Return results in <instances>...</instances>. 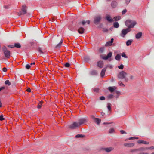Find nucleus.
Listing matches in <instances>:
<instances>
[{
	"label": "nucleus",
	"mask_w": 154,
	"mask_h": 154,
	"mask_svg": "<svg viewBox=\"0 0 154 154\" xmlns=\"http://www.w3.org/2000/svg\"><path fill=\"white\" fill-rule=\"evenodd\" d=\"M8 46L11 48H13L14 47V45H8Z\"/></svg>",
	"instance_id": "obj_43"
},
{
	"label": "nucleus",
	"mask_w": 154,
	"mask_h": 154,
	"mask_svg": "<svg viewBox=\"0 0 154 154\" xmlns=\"http://www.w3.org/2000/svg\"><path fill=\"white\" fill-rule=\"evenodd\" d=\"M107 31H108V30L106 29H103V31L104 32H106Z\"/></svg>",
	"instance_id": "obj_55"
},
{
	"label": "nucleus",
	"mask_w": 154,
	"mask_h": 154,
	"mask_svg": "<svg viewBox=\"0 0 154 154\" xmlns=\"http://www.w3.org/2000/svg\"><path fill=\"white\" fill-rule=\"evenodd\" d=\"M42 103V101H40L39 102V104H38V109H40L41 108Z\"/></svg>",
	"instance_id": "obj_29"
},
{
	"label": "nucleus",
	"mask_w": 154,
	"mask_h": 154,
	"mask_svg": "<svg viewBox=\"0 0 154 154\" xmlns=\"http://www.w3.org/2000/svg\"><path fill=\"white\" fill-rule=\"evenodd\" d=\"M86 22V23H87L88 24H89L90 23V21L89 20H88L87 21H85Z\"/></svg>",
	"instance_id": "obj_53"
},
{
	"label": "nucleus",
	"mask_w": 154,
	"mask_h": 154,
	"mask_svg": "<svg viewBox=\"0 0 154 154\" xmlns=\"http://www.w3.org/2000/svg\"><path fill=\"white\" fill-rule=\"evenodd\" d=\"M104 51V48L102 47L100 49V51L101 53H103Z\"/></svg>",
	"instance_id": "obj_36"
},
{
	"label": "nucleus",
	"mask_w": 154,
	"mask_h": 154,
	"mask_svg": "<svg viewBox=\"0 0 154 154\" xmlns=\"http://www.w3.org/2000/svg\"><path fill=\"white\" fill-rule=\"evenodd\" d=\"M113 95L112 94H110L108 96V97L109 99H111L113 97Z\"/></svg>",
	"instance_id": "obj_41"
},
{
	"label": "nucleus",
	"mask_w": 154,
	"mask_h": 154,
	"mask_svg": "<svg viewBox=\"0 0 154 154\" xmlns=\"http://www.w3.org/2000/svg\"><path fill=\"white\" fill-rule=\"evenodd\" d=\"M121 134H126V133L123 130H121L120 131Z\"/></svg>",
	"instance_id": "obj_44"
},
{
	"label": "nucleus",
	"mask_w": 154,
	"mask_h": 154,
	"mask_svg": "<svg viewBox=\"0 0 154 154\" xmlns=\"http://www.w3.org/2000/svg\"><path fill=\"white\" fill-rule=\"evenodd\" d=\"M132 42V40H128L126 43V45L127 46H129L130 45Z\"/></svg>",
	"instance_id": "obj_23"
},
{
	"label": "nucleus",
	"mask_w": 154,
	"mask_h": 154,
	"mask_svg": "<svg viewBox=\"0 0 154 154\" xmlns=\"http://www.w3.org/2000/svg\"><path fill=\"white\" fill-rule=\"evenodd\" d=\"M100 100H103L105 99V98L104 96H101L100 97Z\"/></svg>",
	"instance_id": "obj_38"
},
{
	"label": "nucleus",
	"mask_w": 154,
	"mask_h": 154,
	"mask_svg": "<svg viewBox=\"0 0 154 154\" xmlns=\"http://www.w3.org/2000/svg\"><path fill=\"white\" fill-rule=\"evenodd\" d=\"M66 67H69L70 66V65L69 63H66L64 65Z\"/></svg>",
	"instance_id": "obj_34"
},
{
	"label": "nucleus",
	"mask_w": 154,
	"mask_h": 154,
	"mask_svg": "<svg viewBox=\"0 0 154 154\" xmlns=\"http://www.w3.org/2000/svg\"><path fill=\"white\" fill-rule=\"evenodd\" d=\"M85 31V29L82 27H80L78 28V31L79 34H83Z\"/></svg>",
	"instance_id": "obj_11"
},
{
	"label": "nucleus",
	"mask_w": 154,
	"mask_h": 154,
	"mask_svg": "<svg viewBox=\"0 0 154 154\" xmlns=\"http://www.w3.org/2000/svg\"><path fill=\"white\" fill-rule=\"evenodd\" d=\"M124 67L123 65L122 64L120 66H118V68L120 69H122Z\"/></svg>",
	"instance_id": "obj_37"
},
{
	"label": "nucleus",
	"mask_w": 154,
	"mask_h": 154,
	"mask_svg": "<svg viewBox=\"0 0 154 154\" xmlns=\"http://www.w3.org/2000/svg\"><path fill=\"white\" fill-rule=\"evenodd\" d=\"M3 71L4 72H6L7 71V69L5 67H4L2 69Z\"/></svg>",
	"instance_id": "obj_46"
},
{
	"label": "nucleus",
	"mask_w": 154,
	"mask_h": 154,
	"mask_svg": "<svg viewBox=\"0 0 154 154\" xmlns=\"http://www.w3.org/2000/svg\"><path fill=\"white\" fill-rule=\"evenodd\" d=\"M27 8L25 5H23L21 8V11L18 13V15L20 16L22 15H24L27 13Z\"/></svg>",
	"instance_id": "obj_5"
},
{
	"label": "nucleus",
	"mask_w": 154,
	"mask_h": 154,
	"mask_svg": "<svg viewBox=\"0 0 154 154\" xmlns=\"http://www.w3.org/2000/svg\"><path fill=\"white\" fill-rule=\"evenodd\" d=\"M116 89V87L115 86L109 87L108 88V90L111 92H113Z\"/></svg>",
	"instance_id": "obj_17"
},
{
	"label": "nucleus",
	"mask_w": 154,
	"mask_h": 154,
	"mask_svg": "<svg viewBox=\"0 0 154 154\" xmlns=\"http://www.w3.org/2000/svg\"><path fill=\"white\" fill-rule=\"evenodd\" d=\"M31 67V66L29 64H26L25 66V68L27 69H29Z\"/></svg>",
	"instance_id": "obj_32"
},
{
	"label": "nucleus",
	"mask_w": 154,
	"mask_h": 154,
	"mask_svg": "<svg viewBox=\"0 0 154 154\" xmlns=\"http://www.w3.org/2000/svg\"><path fill=\"white\" fill-rule=\"evenodd\" d=\"M126 12H127V10L126 9H125L123 10L122 12V14H125L126 13Z\"/></svg>",
	"instance_id": "obj_39"
},
{
	"label": "nucleus",
	"mask_w": 154,
	"mask_h": 154,
	"mask_svg": "<svg viewBox=\"0 0 154 154\" xmlns=\"http://www.w3.org/2000/svg\"><path fill=\"white\" fill-rule=\"evenodd\" d=\"M103 62L102 61H99L97 63V66L100 68H102L103 66Z\"/></svg>",
	"instance_id": "obj_15"
},
{
	"label": "nucleus",
	"mask_w": 154,
	"mask_h": 154,
	"mask_svg": "<svg viewBox=\"0 0 154 154\" xmlns=\"http://www.w3.org/2000/svg\"><path fill=\"white\" fill-rule=\"evenodd\" d=\"M94 120L95 122L98 125H99L100 123L101 122V120L98 118H94Z\"/></svg>",
	"instance_id": "obj_21"
},
{
	"label": "nucleus",
	"mask_w": 154,
	"mask_h": 154,
	"mask_svg": "<svg viewBox=\"0 0 154 154\" xmlns=\"http://www.w3.org/2000/svg\"><path fill=\"white\" fill-rule=\"evenodd\" d=\"M121 56L125 58H127L128 57L125 54V52H123L121 54Z\"/></svg>",
	"instance_id": "obj_30"
},
{
	"label": "nucleus",
	"mask_w": 154,
	"mask_h": 154,
	"mask_svg": "<svg viewBox=\"0 0 154 154\" xmlns=\"http://www.w3.org/2000/svg\"><path fill=\"white\" fill-rule=\"evenodd\" d=\"M137 143L139 144L143 143L145 144H149V142H146L143 140H139L138 141Z\"/></svg>",
	"instance_id": "obj_13"
},
{
	"label": "nucleus",
	"mask_w": 154,
	"mask_h": 154,
	"mask_svg": "<svg viewBox=\"0 0 154 154\" xmlns=\"http://www.w3.org/2000/svg\"><path fill=\"white\" fill-rule=\"evenodd\" d=\"M138 139V138L137 137H134V139Z\"/></svg>",
	"instance_id": "obj_60"
},
{
	"label": "nucleus",
	"mask_w": 154,
	"mask_h": 154,
	"mask_svg": "<svg viewBox=\"0 0 154 154\" xmlns=\"http://www.w3.org/2000/svg\"><path fill=\"white\" fill-rule=\"evenodd\" d=\"M121 56L119 54H118L116 55L115 57V59L117 60H120Z\"/></svg>",
	"instance_id": "obj_27"
},
{
	"label": "nucleus",
	"mask_w": 154,
	"mask_h": 154,
	"mask_svg": "<svg viewBox=\"0 0 154 154\" xmlns=\"http://www.w3.org/2000/svg\"><path fill=\"white\" fill-rule=\"evenodd\" d=\"M114 149L112 147L106 148L104 149V150L107 152H109Z\"/></svg>",
	"instance_id": "obj_14"
},
{
	"label": "nucleus",
	"mask_w": 154,
	"mask_h": 154,
	"mask_svg": "<svg viewBox=\"0 0 154 154\" xmlns=\"http://www.w3.org/2000/svg\"><path fill=\"white\" fill-rule=\"evenodd\" d=\"M14 47L17 48H20L21 47L20 44L19 43H15L14 44Z\"/></svg>",
	"instance_id": "obj_22"
},
{
	"label": "nucleus",
	"mask_w": 154,
	"mask_h": 154,
	"mask_svg": "<svg viewBox=\"0 0 154 154\" xmlns=\"http://www.w3.org/2000/svg\"><path fill=\"white\" fill-rule=\"evenodd\" d=\"M38 51L41 54H43L44 53V51H42V48H39L37 49Z\"/></svg>",
	"instance_id": "obj_25"
},
{
	"label": "nucleus",
	"mask_w": 154,
	"mask_h": 154,
	"mask_svg": "<svg viewBox=\"0 0 154 154\" xmlns=\"http://www.w3.org/2000/svg\"><path fill=\"white\" fill-rule=\"evenodd\" d=\"M114 131V129L113 128H112L109 130V132L110 133H113Z\"/></svg>",
	"instance_id": "obj_33"
},
{
	"label": "nucleus",
	"mask_w": 154,
	"mask_h": 154,
	"mask_svg": "<svg viewBox=\"0 0 154 154\" xmlns=\"http://www.w3.org/2000/svg\"><path fill=\"white\" fill-rule=\"evenodd\" d=\"M113 26L115 28H118L119 26V25L118 22H115L113 23Z\"/></svg>",
	"instance_id": "obj_24"
},
{
	"label": "nucleus",
	"mask_w": 154,
	"mask_h": 154,
	"mask_svg": "<svg viewBox=\"0 0 154 154\" xmlns=\"http://www.w3.org/2000/svg\"><path fill=\"white\" fill-rule=\"evenodd\" d=\"M62 40H61L60 42L56 46V48H59L61 46V45L62 44Z\"/></svg>",
	"instance_id": "obj_26"
},
{
	"label": "nucleus",
	"mask_w": 154,
	"mask_h": 154,
	"mask_svg": "<svg viewBox=\"0 0 154 154\" xmlns=\"http://www.w3.org/2000/svg\"><path fill=\"white\" fill-rule=\"evenodd\" d=\"M101 17L100 16H99L95 18L94 22L95 24H98L99 22L101 20Z\"/></svg>",
	"instance_id": "obj_9"
},
{
	"label": "nucleus",
	"mask_w": 154,
	"mask_h": 154,
	"mask_svg": "<svg viewBox=\"0 0 154 154\" xmlns=\"http://www.w3.org/2000/svg\"><path fill=\"white\" fill-rule=\"evenodd\" d=\"M106 19L109 22H112L113 21V19H112L110 16L109 15H107L106 16Z\"/></svg>",
	"instance_id": "obj_16"
},
{
	"label": "nucleus",
	"mask_w": 154,
	"mask_h": 154,
	"mask_svg": "<svg viewBox=\"0 0 154 154\" xmlns=\"http://www.w3.org/2000/svg\"><path fill=\"white\" fill-rule=\"evenodd\" d=\"M119 85L120 86H122L123 87L125 86L124 84L122 82H121L119 83Z\"/></svg>",
	"instance_id": "obj_48"
},
{
	"label": "nucleus",
	"mask_w": 154,
	"mask_h": 154,
	"mask_svg": "<svg viewBox=\"0 0 154 154\" xmlns=\"http://www.w3.org/2000/svg\"><path fill=\"white\" fill-rule=\"evenodd\" d=\"M134 137H130L129 138V140H133L134 139Z\"/></svg>",
	"instance_id": "obj_51"
},
{
	"label": "nucleus",
	"mask_w": 154,
	"mask_h": 154,
	"mask_svg": "<svg viewBox=\"0 0 154 154\" xmlns=\"http://www.w3.org/2000/svg\"><path fill=\"white\" fill-rule=\"evenodd\" d=\"M5 88V87L3 86L0 88V91Z\"/></svg>",
	"instance_id": "obj_47"
},
{
	"label": "nucleus",
	"mask_w": 154,
	"mask_h": 154,
	"mask_svg": "<svg viewBox=\"0 0 154 154\" xmlns=\"http://www.w3.org/2000/svg\"><path fill=\"white\" fill-rule=\"evenodd\" d=\"M111 104L110 103H108L107 104V108L108 109V110L109 111H110L111 110Z\"/></svg>",
	"instance_id": "obj_31"
},
{
	"label": "nucleus",
	"mask_w": 154,
	"mask_h": 154,
	"mask_svg": "<svg viewBox=\"0 0 154 154\" xmlns=\"http://www.w3.org/2000/svg\"><path fill=\"white\" fill-rule=\"evenodd\" d=\"M117 2L115 1H112L111 3V6L113 8H116L117 6Z\"/></svg>",
	"instance_id": "obj_19"
},
{
	"label": "nucleus",
	"mask_w": 154,
	"mask_h": 154,
	"mask_svg": "<svg viewBox=\"0 0 154 154\" xmlns=\"http://www.w3.org/2000/svg\"><path fill=\"white\" fill-rule=\"evenodd\" d=\"M130 78L131 79H133V76L132 75H131L130 76Z\"/></svg>",
	"instance_id": "obj_54"
},
{
	"label": "nucleus",
	"mask_w": 154,
	"mask_h": 154,
	"mask_svg": "<svg viewBox=\"0 0 154 154\" xmlns=\"http://www.w3.org/2000/svg\"><path fill=\"white\" fill-rule=\"evenodd\" d=\"M112 52H109V53L107 56H103L102 55H101V57L102 59L105 60H106L107 59H108L109 58L111 57H112Z\"/></svg>",
	"instance_id": "obj_8"
},
{
	"label": "nucleus",
	"mask_w": 154,
	"mask_h": 154,
	"mask_svg": "<svg viewBox=\"0 0 154 154\" xmlns=\"http://www.w3.org/2000/svg\"><path fill=\"white\" fill-rule=\"evenodd\" d=\"M125 23L126 25L128 27V28L130 29L134 27L136 23L134 21L128 20L126 21Z\"/></svg>",
	"instance_id": "obj_3"
},
{
	"label": "nucleus",
	"mask_w": 154,
	"mask_h": 154,
	"mask_svg": "<svg viewBox=\"0 0 154 154\" xmlns=\"http://www.w3.org/2000/svg\"><path fill=\"white\" fill-rule=\"evenodd\" d=\"M5 85H8V86H9L11 85V83L8 80L5 81Z\"/></svg>",
	"instance_id": "obj_28"
},
{
	"label": "nucleus",
	"mask_w": 154,
	"mask_h": 154,
	"mask_svg": "<svg viewBox=\"0 0 154 154\" xmlns=\"http://www.w3.org/2000/svg\"><path fill=\"white\" fill-rule=\"evenodd\" d=\"M75 137H76V138H79V137H83V136L82 135H80V134H77V135H76L75 136Z\"/></svg>",
	"instance_id": "obj_40"
},
{
	"label": "nucleus",
	"mask_w": 154,
	"mask_h": 154,
	"mask_svg": "<svg viewBox=\"0 0 154 154\" xmlns=\"http://www.w3.org/2000/svg\"><path fill=\"white\" fill-rule=\"evenodd\" d=\"M27 91L28 92H31V89L30 88H28L27 89Z\"/></svg>",
	"instance_id": "obj_52"
},
{
	"label": "nucleus",
	"mask_w": 154,
	"mask_h": 154,
	"mask_svg": "<svg viewBox=\"0 0 154 154\" xmlns=\"http://www.w3.org/2000/svg\"><path fill=\"white\" fill-rule=\"evenodd\" d=\"M154 149V146H150L148 147H140L136 149L138 151L142 152L145 151L146 150H152Z\"/></svg>",
	"instance_id": "obj_6"
},
{
	"label": "nucleus",
	"mask_w": 154,
	"mask_h": 154,
	"mask_svg": "<svg viewBox=\"0 0 154 154\" xmlns=\"http://www.w3.org/2000/svg\"><path fill=\"white\" fill-rule=\"evenodd\" d=\"M86 23V22L85 21H83L82 22H79V24L82 23V25H84Z\"/></svg>",
	"instance_id": "obj_35"
},
{
	"label": "nucleus",
	"mask_w": 154,
	"mask_h": 154,
	"mask_svg": "<svg viewBox=\"0 0 154 154\" xmlns=\"http://www.w3.org/2000/svg\"><path fill=\"white\" fill-rule=\"evenodd\" d=\"M127 75H128L126 72L122 71L119 73L118 77L121 79H124L125 82H127L128 80V78L127 77Z\"/></svg>",
	"instance_id": "obj_2"
},
{
	"label": "nucleus",
	"mask_w": 154,
	"mask_h": 154,
	"mask_svg": "<svg viewBox=\"0 0 154 154\" xmlns=\"http://www.w3.org/2000/svg\"><path fill=\"white\" fill-rule=\"evenodd\" d=\"M4 119V118H3V116L2 115H1L0 116V120L2 121Z\"/></svg>",
	"instance_id": "obj_42"
},
{
	"label": "nucleus",
	"mask_w": 154,
	"mask_h": 154,
	"mask_svg": "<svg viewBox=\"0 0 154 154\" xmlns=\"http://www.w3.org/2000/svg\"><path fill=\"white\" fill-rule=\"evenodd\" d=\"M2 49L5 57L7 58H9L10 56V51L7 49V48L5 46H4Z\"/></svg>",
	"instance_id": "obj_4"
},
{
	"label": "nucleus",
	"mask_w": 154,
	"mask_h": 154,
	"mask_svg": "<svg viewBox=\"0 0 154 154\" xmlns=\"http://www.w3.org/2000/svg\"><path fill=\"white\" fill-rule=\"evenodd\" d=\"M106 70V68H104L102 69L101 72V76L102 77H103L105 75V72Z\"/></svg>",
	"instance_id": "obj_20"
},
{
	"label": "nucleus",
	"mask_w": 154,
	"mask_h": 154,
	"mask_svg": "<svg viewBox=\"0 0 154 154\" xmlns=\"http://www.w3.org/2000/svg\"><path fill=\"white\" fill-rule=\"evenodd\" d=\"M134 145V144L133 143H124V146L125 147H133Z\"/></svg>",
	"instance_id": "obj_12"
},
{
	"label": "nucleus",
	"mask_w": 154,
	"mask_h": 154,
	"mask_svg": "<svg viewBox=\"0 0 154 154\" xmlns=\"http://www.w3.org/2000/svg\"><path fill=\"white\" fill-rule=\"evenodd\" d=\"M94 72L95 73H97V72L96 71H94Z\"/></svg>",
	"instance_id": "obj_62"
},
{
	"label": "nucleus",
	"mask_w": 154,
	"mask_h": 154,
	"mask_svg": "<svg viewBox=\"0 0 154 154\" xmlns=\"http://www.w3.org/2000/svg\"><path fill=\"white\" fill-rule=\"evenodd\" d=\"M35 64V62H33L32 63H31L30 65H34V64Z\"/></svg>",
	"instance_id": "obj_59"
},
{
	"label": "nucleus",
	"mask_w": 154,
	"mask_h": 154,
	"mask_svg": "<svg viewBox=\"0 0 154 154\" xmlns=\"http://www.w3.org/2000/svg\"><path fill=\"white\" fill-rule=\"evenodd\" d=\"M137 149H134V150H131V152H134V151H137V150H136Z\"/></svg>",
	"instance_id": "obj_57"
},
{
	"label": "nucleus",
	"mask_w": 154,
	"mask_h": 154,
	"mask_svg": "<svg viewBox=\"0 0 154 154\" xmlns=\"http://www.w3.org/2000/svg\"><path fill=\"white\" fill-rule=\"evenodd\" d=\"M88 121V118H84L79 119L78 121L73 122L69 125V128L72 129H76Z\"/></svg>",
	"instance_id": "obj_1"
},
{
	"label": "nucleus",
	"mask_w": 154,
	"mask_h": 154,
	"mask_svg": "<svg viewBox=\"0 0 154 154\" xmlns=\"http://www.w3.org/2000/svg\"><path fill=\"white\" fill-rule=\"evenodd\" d=\"M113 38H111L110 41H108L105 44V46L107 47L111 46L112 45V44L113 42Z\"/></svg>",
	"instance_id": "obj_10"
},
{
	"label": "nucleus",
	"mask_w": 154,
	"mask_h": 154,
	"mask_svg": "<svg viewBox=\"0 0 154 154\" xmlns=\"http://www.w3.org/2000/svg\"><path fill=\"white\" fill-rule=\"evenodd\" d=\"M104 114V113H102V115L103 116Z\"/></svg>",
	"instance_id": "obj_61"
},
{
	"label": "nucleus",
	"mask_w": 154,
	"mask_h": 154,
	"mask_svg": "<svg viewBox=\"0 0 154 154\" xmlns=\"http://www.w3.org/2000/svg\"><path fill=\"white\" fill-rule=\"evenodd\" d=\"M138 154H148V153L147 152H141L139 153Z\"/></svg>",
	"instance_id": "obj_49"
},
{
	"label": "nucleus",
	"mask_w": 154,
	"mask_h": 154,
	"mask_svg": "<svg viewBox=\"0 0 154 154\" xmlns=\"http://www.w3.org/2000/svg\"><path fill=\"white\" fill-rule=\"evenodd\" d=\"M130 0H126V3L127 4H128L129 3V2H130Z\"/></svg>",
	"instance_id": "obj_50"
},
{
	"label": "nucleus",
	"mask_w": 154,
	"mask_h": 154,
	"mask_svg": "<svg viewBox=\"0 0 154 154\" xmlns=\"http://www.w3.org/2000/svg\"><path fill=\"white\" fill-rule=\"evenodd\" d=\"M142 33L141 32L137 33L136 35V38L137 39L140 38L142 36Z\"/></svg>",
	"instance_id": "obj_18"
},
{
	"label": "nucleus",
	"mask_w": 154,
	"mask_h": 154,
	"mask_svg": "<svg viewBox=\"0 0 154 154\" xmlns=\"http://www.w3.org/2000/svg\"><path fill=\"white\" fill-rule=\"evenodd\" d=\"M121 19V17L119 16V17H117V21L119 20H120V19Z\"/></svg>",
	"instance_id": "obj_56"
},
{
	"label": "nucleus",
	"mask_w": 154,
	"mask_h": 154,
	"mask_svg": "<svg viewBox=\"0 0 154 154\" xmlns=\"http://www.w3.org/2000/svg\"><path fill=\"white\" fill-rule=\"evenodd\" d=\"M111 123H108L107 122H105L104 123V124H110Z\"/></svg>",
	"instance_id": "obj_58"
},
{
	"label": "nucleus",
	"mask_w": 154,
	"mask_h": 154,
	"mask_svg": "<svg viewBox=\"0 0 154 154\" xmlns=\"http://www.w3.org/2000/svg\"><path fill=\"white\" fill-rule=\"evenodd\" d=\"M131 29L129 28H127L125 29H123L122 31V33L121 34V36L123 37H124L125 35L127 34L130 32Z\"/></svg>",
	"instance_id": "obj_7"
},
{
	"label": "nucleus",
	"mask_w": 154,
	"mask_h": 154,
	"mask_svg": "<svg viewBox=\"0 0 154 154\" xmlns=\"http://www.w3.org/2000/svg\"><path fill=\"white\" fill-rule=\"evenodd\" d=\"M117 17H114L113 19H113V21H117Z\"/></svg>",
	"instance_id": "obj_45"
}]
</instances>
